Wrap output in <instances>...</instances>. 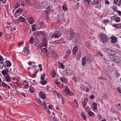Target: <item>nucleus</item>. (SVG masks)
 <instances>
[{
    "instance_id": "41",
    "label": "nucleus",
    "mask_w": 121,
    "mask_h": 121,
    "mask_svg": "<svg viewBox=\"0 0 121 121\" xmlns=\"http://www.w3.org/2000/svg\"><path fill=\"white\" fill-rule=\"evenodd\" d=\"M23 2L24 4H29V2L27 0H23Z\"/></svg>"
},
{
    "instance_id": "45",
    "label": "nucleus",
    "mask_w": 121,
    "mask_h": 121,
    "mask_svg": "<svg viewBox=\"0 0 121 121\" xmlns=\"http://www.w3.org/2000/svg\"><path fill=\"white\" fill-rule=\"evenodd\" d=\"M109 20H104L103 21V23H106L109 22Z\"/></svg>"
},
{
    "instance_id": "11",
    "label": "nucleus",
    "mask_w": 121,
    "mask_h": 121,
    "mask_svg": "<svg viewBox=\"0 0 121 121\" xmlns=\"http://www.w3.org/2000/svg\"><path fill=\"white\" fill-rule=\"evenodd\" d=\"M29 23L31 24H32L35 21L34 20V18L32 17H30L28 19Z\"/></svg>"
},
{
    "instance_id": "47",
    "label": "nucleus",
    "mask_w": 121,
    "mask_h": 121,
    "mask_svg": "<svg viewBox=\"0 0 121 121\" xmlns=\"http://www.w3.org/2000/svg\"><path fill=\"white\" fill-rule=\"evenodd\" d=\"M98 78V79L99 80H101V79H104V80H106V79L105 78H104L103 77L101 76L99 77Z\"/></svg>"
},
{
    "instance_id": "14",
    "label": "nucleus",
    "mask_w": 121,
    "mask_h": 121,
    "mask_svg": "<svg viewBox=\"0 0 121 121\" xmlns=\"http://www.w3.org/2000/svg\"><path fill=\"white\" fill-rule=\"evenodd\" d=\"M5 80L6 81L8 82H10L11 81L10 77L9 75L5 77Z\"/></svg>"
},
{
    "instance_id": "10",
    "label": "nucleus",
    "mask_w": 121,
    "mask_h": 121,
    "mask_svg": "<svg viewBox=\"0 0 121 121\" xmlns=\"http://www.w3.org/2000/svg\"><path fill=\"white\" fill-rule=\"evenodd\" d=\"M86 57L85 56L83 57L82 59V66L85 65L86 62Z\"/></svg>"
},
{
    "instance_id": "36",
    "label": "nucleus",
    "mask_w": 121,
    "mask_h": 121,
    "mask_svg": "<svg viewBox=\"0 0 121 121\" xmlns=\"http://www.w3.org/2000/svg\"><path fill=\"white\" fill-rule=\"evenodd\" d=\"M87 2V4L88 5H89L91 4V0H84V2Z\"/></svg>"
},
{
    "instance_id": "58",
    "label": "nucleus",
    "mask_w": 121,
    "mask_h": 121,
    "mask_svg": "<svg viewBox=\"0 0 121 121\" xmlns=\"http://www.w3.org/2000/svg\"><path fill=\"white\" fill-rule=\"evenodd\" d=\"M60 79L62 82H63V81H65V79L63 78L62 77H61V78H60Z\"/></svg>"
},
{
    "instance_id": "60",
    "label": "nucleus",
    "mask_w": 121,
    "mask_h": 121,
    "mask_svg": "<svg viewBox=\"0 0 121 121\" xmlns=\"http://www.w3.org/2000/svg\"><path fill=\"white\" fill-rule=\"evenodd\" d=\"M117 12L120 16H121V12L119 10L117 11Z\"/></svg>"
},
{
    "instance_id": "28",
    "label": "nucleus",
    "mask_w": 121,
    "mask_h": 121,
    "mask_svg": "<svg viewBox=\"0 0 121 121\" xmlns=\"http://www.w3.org/2000/svg\"><path fill=\"white\" fill-rule=\"evenodd\" d=\"M70 34L71 36L72 37H74V36L75 34L73 30L70 32Z\"/></svg>"
},
{
    "instance_id": "44",
    "label": "nucleus",
    "mask_w": 121,
    "mask_h": 121,
    "mask_svg": "<svg viewBox=\"0 0 121 121\" xmlns=\"http://www.w3.org/2000/svg\"><path fill=\"white\" fill-rule=\"evenodd\" d=\"M113 9L114 10V11L115 12L117 11V7L115 6H113Z\"/></svg>"
},
{
    "instance_id": "1",
    "label": "nucleus",
    "mask_w": 121,
    "mask_h": 121,
    "mask_svg": "<svg viewBox=\"0 0 121 121\" xmlns=\"http://www.w3.org/2000/svg\"><path fill=\"white\" fill-rule=\"evenodd\" d=\"M100 38L101 40V43L103 44H106L109 40V38L104 33H102L100 35Z\"/></svg>"
},
{
    "instance_id": "20",
    "label": "nucleus",
    "mask_w": 121,
    "mask_h": 121,
    "mask_svg": "<svg viewBox=\"0 0 121 121\" xmlns=\"http://www.w3.org/2000/svg\"><path fill=\"white\" fill-rule=\"evenodd\" d=\"M40 83L41 84L43 85H45L47 83L46 81L44 80L42 81H40Z\"/></svg>"
},
{
    "instance_id": "64",
    "label": "nucleus",
    "mask_w": 121,
    "mask_h": 121,
    "mask_svg": "<svg viewBox=\"0 0 121 121\" xmlns=\"http://www.w3.org/2000/svg\"><path fill=\"white\" fill-rule=\"evenodd\" d=\"M119 88H117V92H119V93H121V90L120 89H118Z\"/></svg>"
},
{
    "instance_id": "40",
    "label": "nucleus",
    "mask_w": 121,
    "mask_h": 121,
    "mask_svg": "<svg viewBox=\"0 0 121 121\" xmlns=\"http://www.w3.org/2000/svg\"><path fill=\"white\" fill-rule=\"evenodd\" d=\"M1 85L4 87H6L7 86V85L6 84L3 82L2 83Z\"/></svg>"
},
{
    "instance_id": "54",
    "label": "nucleus",
    "mask_w": 121,
    "mask_h": 121,
    "mask_svg": "<svg viewBox=\"0 0 121 121\" xmlns=\"http://www.w3.org/2000/svg\"><path fill=\"white\" fill-rule=\"evenodd\" d=\"M117 28H121V24L119 23L117 24Z\"/></svg>"
},
{
    "instance_id": "61",
    "label": "nucleus",
    "mask_w": 121,
    "mask_h": 121,
    "mask_svg": "<svg viewBox=\"0 0 121 121\" xmlns=\"http://www.w3.org/2000/svg\"><path fill=\"white\" fill-rule=\"evenodd\" d=\"M119 110H121V106L116 107Z\"/></svg>"
},
{
    "instance_id": "17",
    "label": "nucleus",
    "mask_w": 121,
    "mask_h": 121,
    "mask_svg": "<svg viewBox=\"0 0 121 121\" xmlns=\"http://www.w3.org/2000/svg\"><path fill=\"white\" fill-rule=\"evenodd\" d=\"M7 63V66L8 67H10L11 65V63L9 60H7L5 61V64Z\"/></svg>"
},
{
    "instance_id": "63",
    "label": "nucleus",
    "mask_w": 121,
    "mask_h": 121,
    "mask_svg": "<svg viewBox=\"0 0 121 121\" xmlns=\"http://www.w3.org/2000/svg\"><path fill=\"white\" fill-rule=\"evenodd\" d=\"M109 1L107 0H106L105 2V3L106 4H109Z\"/></svg>"
},
{
    "instance_id": "59",
    "label": "nucleus",
    "mask_w": 121,
    "mask_h": 121,
    "mask_svg": "<svg viewBox=\"0 0 121 121\" xmlns=\"http://www.w3.org/2000/svg\"><path fill=\"white\" fill-rule=\"evenodd\" d=\"M52 105H49L48 106V108L50 109H52Z\"/></svg>"
},
{
    "instance_id": "32",
    "label": "nucleus",
    "mask_w": 121,
    "mask_h": 121,
    "mask_svg": "<svg viewBox=\"0 0 121 121\" xmlns=\"http://www.w3.org/2000/svg\"><path fill=\"white\" fill-rule=\"evenodd\" d=\"M85 45L87 48H90V44L88 42H86L85 43Z\"/></svg>"
},
{
    "instance_id": "38",
    "label": "nucleus",
    "mask_w": 121,
    "mask_h": 121,
    "mask_svg": "<svg viewBox=\"0 0 121 121\" xmlns=\"http://www.w3.org/2000/svg\"><path fill=\"white\" fill-rule=\"evenodd\" d=\"M46 75L45 74H44L43 75H41L40 79L42 80H43L44 79V77Z\"/></svg>"
},
{
    "instance_id": "27",
    "label": "nucleus",
    "mask_w": 121,
    "mask_h": 121,
    "mask_svg": "<svg viewBox=\"0 0 121 121\" xmlns=\"http://www.w3.org/2000/svg\"><path fill=\"white\" fill-rule=\"evenodd\" d=\"M110 53H109V54L112 55H115V54H116V52L115 51L111 49H110Z\"/></svg>"
},
{
    "instance_id": "55",
    "label": "nucleus",
    "mask_w": 121,
    "mask_h": 121,
    "mask_svg": "<svg viewBox=\"0 0 121 121\" xmlns=\"http://www.w3.org/2000/svg\"><path fill=\"white\" fill-rule=\"evenodd\" d=\"M29 86L28 85V84H26L23 87L24 89H26L28 88Z\"/></svg>"
},
{
    "instance_id": "15",
    "label": "nucleus",
    "mask_w": 121,
    "mask_h": 121,
    "mask_svg": "<svg viewBox=\"0 0 121 121\" xmlns=\"http://www.w3.org/2000/svg\"><path fill=\"white\" fill-rule=\"evenodd\" d=\"M24 51L26 54H28L29 52V50L28 48L27 47H25L24 48Z\"/></svg>"
},
{
    "instance_id": "2",
    "label": "nucleus",
    "mask_w": 121,
    "mask_h": 121,
    "mask_svg": "<svg viewBox=\"0 0 121 121\" xmlns=\"http://www.w3.org/2000/svg\"><path fill=\"white\" fill-rule=\"evenodd\" d=\"M64 29L63 27H60L57 28L56 32L59 34H60V35H61L64 32Z\"/></svg>"
},
{
    "instance_id": "50",
    "label": "nucleus",
    "mask_w": 121,
    "mask_h": 121,
    "mask_svg": "<svg viewBox=\"0 0 121 121\" xmlns=\"http://www.w3.org/2000/svg\"><path fill=\"white\" fill-rule=\"evenodd\" d=\"M47 49L45 48H43L42 50V51L43 52L45 53L47 51Z\"/></svg>"
},
{
    "instance_id": "46",
    "label": "nucleus",
    "mask_w": 121,
    "mask_h": 121,
    "mask_svg": "<svg viewBox=\"0 0 121 121\" xmlns=\"http://www.w3.org/2000/svg\"><path fill=\"white\" fill-rule=\"evenodd\" d=\"M115 17H116L115 16H112L110 17V19L111 20L114 21L115 20V18H116Z\"/></svg>"
},
{
    "instance_id": "19",
    "label": "nucleus",
    "mask_w": 121,
    "mask_h": 121,
    "mask_svg": "<svg viewBox=\"0 0 121 121\" xmlns=\"http://www.w3.org/2000/svg\"><path fill=\"white\" fill-rule=\"evenodd\" d=\"M29 91L30 93H34L35 91L34 87L30 86L29 88Z\"/></svg>"
},
{
    "instance_id": "53",
    "label": "nucleus",
    "mask_w": 121,
    "mask_h": 121,
    "mask_svg": "<svg viewBox=\"0 0 121 121\" xmlns=\"http://www.w3.org/2000/svg\"><path fill=\"white\" fill-rule=\"evenodd\" d=\"M103 70L107 72L108 70V68L107 67H104L103 68Z\"/></svg>"
},
{
    "instance_id": "29",
    "label": "nucleus",
    "mask_w": 121,
    "mask_h": 121,
    "mask_svg": "<svg viewBox=\"0 0 121 121\" xmlns=\"http://www.w3.org/2000/svg\"><path fill=\"white\" fill-rule=\"evenodd\" d=\"M81 114L82 117L84 119V120H86V117L85 115L82 112L81 113Z\"/></svg>"
},
{
    "instance_id": "34",
    "label": "nucleus",
    "mask_w": 121,
    "mask_h": 121,
    "mask_svg": "<svg viewBox=\"0 0 121 121\" xmlns=\"http://www.w3.org/2000/svg\"><path fill=\"white\" fill-rule=\"evenodd\" d=\"M79 3H78L77 4L75 5L73 7V9H78L79 6Z\"/></svg>"
},
{
    "instance_id": "22",
    "label": "nucleus",
    "mask_w": 121,
    "mask_h": 121,
    "mask_svg": "<svg viewBox=\"0 0 121 121\" xmlns=\"http://www.w3.org/2000/svg\"><path fill=\"white\" fill-rule=\"evenodd\" d=\"M52 74V77L53 78H54L55 77L56 75V73L55 71L54 70H52L51 71Z\"/></svg>"
},
{
    "instance_id": "57",
    "label": "nucleus",
    "mask_w": 121,
    "mask_h": 121,
    "mask_svg": "<svg viewBox=\"0 0 121 121\" xmlns=\"http://www.w3.org/2000/svg\"><path fill=\"white\" fill-rule=\"evenodd\" d=\"M98 54L99 55V56L101 57H102L103 56L102 54L99 51L98 52Z\"/></svg>"
},
{
    "instance_id": "51",
    "label": "nucleus",
    "mask_w": 121,
    "mask_h": 121,
    "mask_svg": "<svg viewBox=\"0 0 121 121\" xmlns=\"http://www.w3.org/2000/svg\"><path fill=\"white\" fill-rule=\"evenodd\" d=\"M117 24H114L112 25V26L114 27L117 28Z\"/></svg>"
},
{
    "instance_id": "16",
    "label": "nucleus",
    "mask_w": 121,
    "mask_h": 121,
    "mask_svg": "<svg viewBox=\"0 0 121 121\" xmlns=\"http://www.w3.org/2000/svg\"><path fill=\"white\" fill-rule=\"evenodd\" d=\"M22 9H17L14 14V16L16 17L17 16V13H19L21 11Z\"/></svg>"
},
{
    "instance_id": "18",
    "label": "nucleus",
    "mask_w": 121,
    "mask_h": 121,
    "mask_svg": "<svg viewBox=\"0 0 121 121\" xmlns=\"http://www.w3.org/2000/svg\"><path fill=\"white\" fill-rule=\"evenodd\" d=\"M18 20L19 22H24L25 20V19L22 17L20 16L18 18Z\"/></svg>"
},
{
    "instance_id": "31",
    "label": "nucleus",
    "mask_w": 121,
    "mask_h": 121,
    "mask_svg": "<svg viewBox=\"0 0 121 121\" xmlns=\"http://www.w3.org/2000/svg\"><path fill=\"white\" fill-rule=\"evenodd\" d=\"M35 100L39 104H42V103L40 99L38 98H36L35 99Z\"/></svg>"
},
{
    "instance_id": "48",
    "label": "nucleus",
    "mask_w": 121,
    "mask_h": 121,
    "mask_svg": "<svg viewBox=\"0 0 121 121\" xmlns=\"http://www.w3.org/2000/svg\"><path fill=\"white\" fill-rule=\"evenodd\" d=\"M56 94L57 95V96L58 97V98L59 99H60V97H61V98H62V96H61V95H60L59 94V93H57V94Z\"/></svg>"
},
{
    "instance_id": "25",
    "label": "nucleus",
    "mask_w": 121,
    "mask_h": 121,
    "mask_svg": "<svg viewBox=\"0 0 121 121\" xmlns=\"http://www.w3.org/2000/svg\"><path fill=\"white\" fill-rule=\"evenodd\" d=\"M4 65V63L2 60L0 61V67L1 69H3Z\"/></svg>"
},
{
    "instance_id": "39",
    "label": "nucleus",
    "mask_w": 121,
    "mask_h": 121,
    "mask_svg": "<svg viewBox=\"0 0 121 121\" xmlns=\"http://www.w3.org/2000/svg\"><path fill=\"white\" fill-rule=\"evenodd\" d=\"M50 11L51 9H50V7L49 6H48L46 9V13H48Z\"/></svg>"
},
{
    "instance_id": "26",
    "label": "nucleus",
    "mask_w": 121,
    "mask_h": 121,
    "mask_svg": "<svg viewBox=\"0 0 121 121\" xmlns=\"http://www.w3.org/2000/svg\"><path fill=\"white\" fill-rule=\"evenodd\" d=\"M104 51L106 52L107 53L109 54L111 53L110 52V49L107 48H104Z\"/></svg>"
},
{
    "instance_id": "37",
    "label": "nucleus",
    "mask_w": 121,
    "mask_h": 121,
    "mask_svg": "<svg viewBox=\"0 0 121 121\" xmlns=\"http://www.w3.org/2000/svg\"><path fill=\"white\" fill-rule=\"evenodd\" d=\"M115 19V20L116 22H118L120 21V19L119 17H116Z\"/></svg>"
},
{
    "instance_id": "35",
    "label": "nucleus",
    "mask_w": 121,
    "mask_h": 121,
    "mask_svg": "<svg viewBox=\"0 0 121 121\" xmlns=\"http://www.w3.org/2000/svg\"><path fill=\"white\" fill-rule=\"evenodd\" d=\"M63 10L65 12V10L67 11V6L66 5H64L62 7Z\"/></svg>"
},
{
    "instance_id": "7",
    "label": "nucleus",
    "mask_w": 121,
    "mask_h": 121,
    "mask_svg": "<svg viewBox=\"0 0 121 121\" xmlns=\"http://www.w3.org/2000/svg\"><path fill=\"white\" fill-rule=\"evenodd\" d=\"M40 9H43L45 8L47 6V4L45 3V2H40Z\"/></svg>"
},
{
    "instance_id": "42",
    "label": "nucleus",
    "mask_w": 121,
    "mask_h": 121,
    "mask_svg": "<svg viewBox=\"0 0 121 121\" xmlns=\"http://www.w3.org/2000/svg\"><path fill=\"white\" fill-rule=\"evenodd\" d=\"M88 114L89 116H91L93 115L94 113L90 111L88 112Z\"/></svg>"
},
{
    "instance_id": "5",
    "label": "nucleus",
    "mask_w": 121,
    "mask_h": 121,
    "mask_svg": "<svg viewBox=\"0 0 121 121\" xmlns=\"http://www.w3.org/2000/svg\"><path fill=\"white\" fill-rule=\"evenodd\" d=\"M61 35L60 34H59L56 31V33L53 34L52 35L51 37L52 38H53L54 37L55 38H59Z\"/></svg>"
},
{
    "instance_id": "62",
    "label": "nucleus",
    "mask_w": 121,
    "mask_h": 121,
    "mask_svg": "<svg viewBox=\"0 0 121 121\" xmlns=\"http://www.w3.org/2000/svg\"><path fill=\"white\" fill-rule=\"evenodd\" d=\"M89 88L88 87H86V92H88L89 91Z\"/></svg>"
},
{
    "instance_id": "8",
    "label": "nucleus",
    "mask_w": 121,
    "mask_h": 121,
    "mask_svg": "<svg viewBox=\"0 0 121 121\" xmlns=\"http://www.w3.org/2000/svg\"><path fill=\"white\" fill-rule=\"evenodd\" d=\"M65 74L67 76L70 75L72 73L71 70L68 69H65Z\"/></svg>"
},
{
    "instance_id": "43",
    "label": "nucleus",
    "mask_w": 121,
    "mask_h": 121,
    "mask_svg": "<svg viewBox=\"0 0 121 121\" xmlns=\"http://www.w3.org/2000/svg\"><path fill=\"white\" fill-rule=\"evenodd\" d=\"M1 73L3 75H5L7 73L6 70L5 69L2 70Z\"/></svg>"
},
{
    "instance_id": "30",
    "label": "nucleus",
    "mask_w": 121,
    "mask_h": 121,
    "mask_svg": "<svg viewBox=\"0 0 121 121\" xmlns=\"http://www.w3.org/2000/svg\"><path fill=\"white\" fill-rule=\"evenodd\" d=\"M40 97L42 99H44L46 98V95L43 94H42L40 95Z\"/></svg>"
},
{
    "instance_id": "12",
    "label": "nucleus",
    "mask_w": 121,
    "mask_h": 121,
    "mask_svg": "<svg viewBox=\"0 0 121 121\" xmlns=\"http://www.w3.org/2000/svg\"><path fill=\"white\" fill-rule=\"evenodd\" d=\"M62 39L61 38L59 40H56L53 41L52 42V43L55 44V45H57L58 44L62 43V42H60V41Z\"/></svg>"
},
{
    "instance_id": "4",
    "label": "nucleus",
    "mask_w": 121,
    "mask_h": 121,
    "mask_svg": "<svg viewBox=\"0 0 121 121\" xmlns=\"http://www.w3.org/2000/svg\"><path fill=\"white\" fill-rule=\"evenodd\" d=\"M40 2H37L35 3L33 7L35 9H40Z\"/></svg>"
},
{
    "instance_id": "21",
    "label": "nucleus",
    "mask_w": 121,
    "mask_h": 121,
    "mask_svg": "<svg viewBox=\"0 0 121 121\" xmlns=\"http://www.w3.org/2000/svg\"><path fill=\"white\" fill-rule=\"evenodd\" d=\"M78 50V48L76 47H75L72 50L73 52V54H76V52Z\"/></svg>"
},
{
    "instance_id": "9",
    "label": "nucleus",
    "mask_w": 121,
    "mask_h": 121,
    "mask_svg": "<svg viewBox=\"0 0 121 121\" xmlns=\"http://www.w3.org/2000/svg\"><path fill=\"white\" fill-rule=\"evenodd\" d=\"M87 98H85V99L83 101H82V104L83 107L85 108L87 104Z\"/></svg>"
},
{
    "instance_id": "3",
    "label": "nucleus",
    "mask_w": 121,
    "mask_h": 121,
    "mask_svg": "<svg viewBox=\"0 0 121 121\" xmlns=\"http://www.w3.org/2000/svg\"><path fill=\"white\" fill-rule=\"evenodd\" d=\"M110 39H111V42L114 43H116L117 41V39L116 37L114 36L111 37L110 38Z\"/></svg>"
},
{
    "instance_id": "13",
    "label": "nucleus",
    "mask_w": 121,
    "mask_h": 121,
    "mask_svg": "<svg viewBox=\"0 0 121 121\" xmlns=\"http://www.w3.org/2000/svg\"><path fill=\"white\" fill-rule=\"evenodd\" d=\"M92 105L93 106V108H92V109L94 111V110H95L97 109V104L95 102H94L93 103Z\"/></svg>"
},
{
    "instance_id": "6",
    "label": "nucleus",
    "mask_w": 121,
    "mask_h": 121,
    "mask_svg": "<svg viewBox=\"0 0 121 121\" xmlns=\"http://www.w3.org/2000/svg\"><path fill=\"white\" fill-rule=\"evenodd\" d=\"M113 61L116 63H119L120 61V59L117 57L114 56L113 57Z\"/></svg>"
},
{
    "instance_id": "24",
    "label": "nucleus",
    "mask_w": 121,
    "mask_h": 121,
    "mask_svg": "<svg viewBox=\"0 0 121 121\" xmlns=\"http://www.w3.org/2000/svg\"><path fill=\"white\" fill-rule=\"evenodd\" d=\"M34 40V37L32 36L30 40V42L31 44H33L35 42Z\"/></svg>"
},
{
    "instance_id": "23",
    "label": "nucleus",
    "mask_w": 121,
    "mask_h": 121,
    "mask_svg": "<svg viewBox=\"0 0 121 121\" xmlns=\"http://www.w3.org/2000/svg\"><path fill=\"white\" fill-rule=\"evenodd\" d=\"M99 1L98 0H94L92 4V5H93L94 4L95 5L98 4Z\"/></svg>"
},
{
    "instance_id": "52",
    "label": "nucleus",
    "mask_w": 121,
    "mask_h": 121,
    "mask_svg": "<svg viewBox=\"0 0 121 121\" xmlns=\"http://www.w3.org/2000/svg\"><path fill=\"white\" fill-rule=\"evenodd\" d=\"M60 65H61V68L62 69H64L65 68V65L61 63H60Z\"/></svg>"
},
{
    "instance_id": "49",
    "label": "nucleus",
    "mask_w": 121,
    "mask_h": 121,
    "mask_svg": "<svg viewBox=\"0 0 121 121\" xmlns=\"http://www.w3.org/2000/svg\"><path fill=\"white\" fill-rule=\"evenodd\" d=\"M52 117L53 118V120L54 121H58V119L57 118H56L55 117L52 116Z\"/></svg>"
},
{
    "instance_id": "56",
    "label": "nucleus",
    "mask_w": 121,
    "mask_h": 121,
    "mask_svg": "<svg viewBox=\"0 0 121 121\" xmlns=\"http://www.w3.org/2000/svg\"><path fill=\"white\" fill-rule=\"evenodd\" d=\"M20 4L18 3H17L16 4V5L15 6V9L17 8H18L20 6Z\"/></svg>"
},
{
    "instance_id": "33",
    "label": "nucleus",
    "mask_w": 121,
    "mask_h": 121,
    "mask_svg": "<svg viewBox=\"0 0 121 121\" xmlns=\"http://www.w3.org/2000/svg\"><path fill=\"white\" fill-rule=\"evenodd\" d=\"M65 91L66 93L67 94H69L70 93V91L68 88H65Z\"/></svg>"
}]
</instances>
